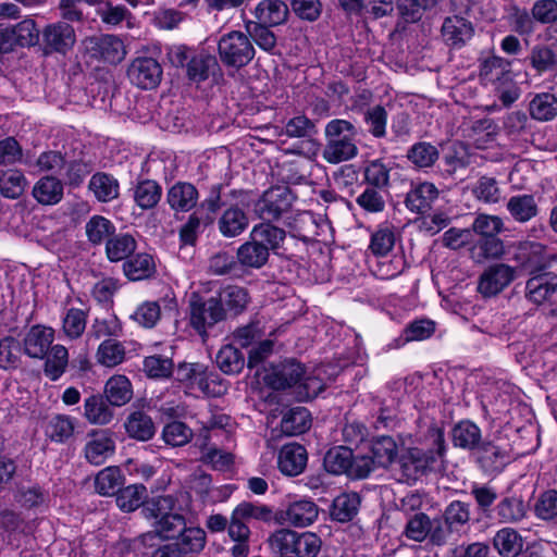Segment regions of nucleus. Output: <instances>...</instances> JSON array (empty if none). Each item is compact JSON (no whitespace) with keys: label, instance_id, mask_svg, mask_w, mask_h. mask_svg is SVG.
I'll use <instances>...</instances> for the list:
<instances>
[{"label":"nucleus","instance_id":"6","mask_svg":"<svg viewBox=\"0 0 557 557\" xmlns=\"http://www.w3.org/2000/svg\"><path fill=\"white\" fill-rule=\"evenodd\" d=\"M226 319V310L215 300L214 296L203 299L193 294L189 300V325L205 338L208 332Z\"/></svg>","mask_w":557,"mask_h":557},{"label":"nucleus","instance_id":"15","mask_svg":"<svg viewBox=\"0 0 557 557\" xmlns=\"http://www.w3.org/2000/svg\"><path fill=\"white\" fill-rule=\"evenodd\" d=\"M307 461L306 448L297 443H288L278 451L277 468L284 475L296 476L305 471Z\"/></svg>","mask_w":557,"mask_h":557},{"label":"nucleus","instance_id":"18","mask_svg":"<svg viewBox=\"0 0 557 557\" xmlns=\"http://www.w3.org/2000/svg\"><path fill=\"white\" fill-rule=\"evenodd\" d=\"M115 443L108 431H94L85 445V457L90 463L100 466L113 455Z\"/></svg>","mask_w":557,"mask_h":557},{"label":"nucleus","instance_id":"10","mask_svg":"<svg viewBox=\"0 0 557 557\" xmlns=\"http://www.w3.org/2000/svg\"><path fill=\"white\" fill-rule=\"evenodd\" d=\"M83 47L91 58L109 63H119L126 55L123 41L114 35L87 37L83 40Z\"/></svg>","mask_w":557,"mask_h":557},{"label":"nucleus","instance_id":"33","mask_svg":"<svg viewBox=\"0 0 557 557\" xmlns=\"http://www.w3.org/2000/svg\"><path fill=\"white\" fill-rule=\"evenodd\" d=\"M442 36L447 44L457 46L472 36V26L463 17L449 16L442 25Z\"/></svg>","mask_w":557,"mask_h":557},{"label":"nucleus","instance_id":"44","mask_svg":"<svg viewBox=\"0 0 557 557\" xmlns=\"http://www.w3.org/2000/svg\"><path fill=\"white\" fill-rule=\"evenodd\" d=\"M351 462V449L343 446L330 449L324 457V468L333 474L348 475Z\"/></svg>","mask_w":557,"mask_h":557},{"label":"nucleus","instance_id":"59","mask_svg":"<svg viewBox=\"0 0 557 557\" xmlns=\"http://www.w3.org/2000/svg\"><path fill=\"white\" fill-rule=\"evenodd\" d=\"M162 437L168 445L184 446L193 438V431L185 423L173 421L163 428Z\"/></svg>","mask_w":557,"mask_h":557},{"label":"nucleus","instance_id":"14","mask_svg":"<svg viewBox=\"0 0 557 557\" xmlns=\"http://www.w3.org/2000/svg\"><path fill=\"white\" fill-rule=\"evenodd\" d=\"M515 277V270L506 264H495L483 272L479 292L484 297L495 296L507 287Z\"/></svg>","mask_w":557,"mask_h":557},{"label":"nucleus","instance_id":"54","mask_svg":"<svg viewBox=\"0 0 557 557\" xmlns=\"http://www.w3.org/2000/svg\"><path fill=\"white\" fill-rule=\"evenodd\" d=\"M122 485L120 470L114 467H108L101 470L95 479V488L97 493L104 496L114 495Z\"/></svg>","mask_w":557,"mask_h":557},{"label":"nucleus","instance_id":"48","mask_svg":"<svg viewBox=\"0 0 557 557\" xmlns=\"http://www.w3.org/2000/svg\"><path fill=\"white\" fill-rule=\"evenodd\" d=\"M216 366L226 374L238 373L244 367V357L233 345L223 346L215 357Z\"/></svg>","mask_w":557,"mask_h":557},{"label":"nucleus","instance_id":"55","mask_svg":"<svg viewBox=\"0 0 557 557\" xmlns=\"http://www.w3.org/2000/svg\"><path fill=\"white\" fill-rule=\"evenodd\" d=\"M201 461L214 470L227 471L234 463V456L214 446L201 445Z\"/></svg>","mask_w":557,"mask_h":557},{"label":"nucleus","instance_id":"19","mask_svg":"<svg viewBox=\"0 0 557 557\" xmlns=\"http://www.w3.org/2000/svg\"><path fill=\"white\" fill-rule=\"evenodd\" d=\"M197 188L187 182H177L166 193V202L175 212H188L198 202Z\"/></svg>","mask_w":557,"mask_h":557},{"label":"nucleus","instance_id":"42","mask_svg":"<svg viewBox=\"0 0 557 557\" xmlns=\"http://www.w3.org/2000/svg\"><path fill=\"white\" fill-rule=\"evenodd\" d=\"M207 542L206 532L199 527H184L180 533V541L175 545L181 553H199Z\"/></svg>","mask_w":557,"mask_h":557},{"label":"nucleus","instance_id":"27","mask_svg":"<svg viewBox=\"0 0 557 557\" xmlns=\"http://www.w3.org/2000/svg\"><path fill=\"white\" fill-rule=\"evenodd\" d=\"M124 428L129 437L143 442L149 441L156 433L152 419L140 410L128 414Z\"/></svg>","mask_w":557,"mask_h":557},{"label":"nucleus","instance_id":"2","mask_svg":"<svg viewBox=\"0 0 557 557\" xmlns=\"http://www.w3.org/2000/svg\"><path fill=\"white\" fill-rule=\"evenodd\" d=\"M357 128L346 120H332L325 126L326 145L323 159L332 164L351 160L358 154Z\"/></svg>","mask_w":557,"mask_h":557},{"label":"nucleus","instance_id":"36","mask_svg":"<svg viewBox=\"0 0 557 557\" xmlns=\"http://www.w3.org/2000/svg\"><path fill=\"white\" fill-rule=\"evenodd\" d=\"M269 255L263 246L251 238L237 249V260L246 268L260 269L267 263Z\"/></svg>","mask_w":557,"mask_h":557},{"label":"nucleus","instance_id":"37","mask_svg":"<svg viewBox=\"0 0 557 557\" xmlns=\"http://www.w3.org/2000/svg\"><path fill=\"white\" fill-rule=\"evenodd\" d=\"M214 298L220 306L225 308L226 312L230 311L234 314L244 311L249 300L246 289L235 285L225 286Z\"/></svg>","mask_w":557,"mask_h":557},{"label":"nucleus","instance_id":"22","mask_svg":"<svg viewBox=\"0 0 557 557\" xmlns=\"http://www.w3.org/2000/svg\"><path fill=\"white\" fill-rule=\"evenodd\" d=\"M556 288L557 275L545 272L529 278L524 289L529 300L540 305L547 300Z\"/></svg>","mask_w":557,"mask_h":557},{"label":"nucleus","instance_id":"64","mask_svg":"<svg viewBox=\"0 0 557 557\" xmlns=\"http://www.w3.org/2000/svg\"><path fill=\"white\" fill-rule=\"evenodd\" d=\"M270 27L271 26L255 22H250L248 25L251 38L257 46L264 51H271L276 46V37L274 33L270 30Z\"/></svg>","mask_w":557,"mask_h":557},{"label":"nucleus","instance_id":"23","mask_svg":"<svg viewBox=\"0 0 557 557\" xmlns=\"http://www.w3.org/2000/svg\"><path fill=\"white\" fill-rule=\"evenodd\" d=\"M438 197L437 187L430 182L417 184L407 194L406 205L412 212L428 211Z\"/></svg>","mask_w":557,"mask_h":557},{"label":"nucleus","instance_id":"26","mask_svg":"<svg viewBox=\"0 0 557 557\" xmlns=\"http://www.w3.org/2000/svg\"><path fill=\"white\" fill-rule=\"evenodd\" d=\"M88 188L96 199L101 202H109L117 198L120 193L117 180L104 172L94 174L89 181Z\"/></svg>","mask_w":557,"mask_h":557},{"label":"nucleus","instance_id":"17","mask_svg":"<svg viewBox=\"0 0 557 557\" xmlns=\"http://www.w3.org/2000/svg\"><path fill=\"white\" fill-rule=\"evenodd\" d=\"M256 22L268 26H278L287 22L289 7L283 0H260L252 9Z\"/></svg>","mask_w":557,"mask_h":557},{"label":"nucleus","instance_id":"53","mask_svg":"<svg viewBox=\"0 0 557 557\" xmlns=\"http://www.w3.org/2000/svg\"><path fill=\"white\" fill-rule=\"evenodd\" d=\"M27 185L26 177L18 170H9L0 177V193L7 198H18Z\"/></svg>","mask_w":557,"mask_h":557},{"label":"nucleus","instance_id":"25","mask_svg":"<svg viewBox=\"0 0 557 557\" xmlns=\"http://www.w3.org/2000/svg\"><path fill=\"white\" fill-rule=\"evenodd\" d=\"M396 233L388 223L377 225L370 233L368 251L374 257H386L394 248Z\"/></svg>","mask_w":557,"mask_h":557},{"label":"nucleus","instance_id":"51","mask_svg":"<svg viewBox=\"0 0 557 557\" xmlns=\"http://www.w3.org/2000/svg\"><path fill=\"white\" fill-rule=\"evenodd\" d=\"M453 442L461 448H473L481 438L480 429L470 421H461L453 429Z\"/></svg>","mask_w":557,"mask_h":557},{"label":"nucleus","instance_id":"58","mask_svg":"<svg viewBox=\"0 0 557 557\" xmlns=\"http://www.w3.org/2000/svg\"><path fill=\"white\" fill-rule=\"evenodd\" d=\"M288 7L299 20L310 23L318 21L323 11L320 0H289Z\"/></svg>","mask_w":557,"mask_h":557},{"label":"nucleus","instance_id":"8","mask_svg":"<svg viewBox=\"0 0 557 557\" xmlns=\"http://www.w3.org/2000/svg\"><path fill=\"white\" fill-rule=\"evenodd\" d=\"M176 379L189 387H197L206 395H219L225 387L219 381L218 375L208 371L202 363H183L176 370Z\"/></svg>","mask_w":557,"mask_h":557},{"label":"nucleus","instance_id":"13","mask_svg":"<svg viewBox=\"0 0 557 557\" xmlns=\"http://www.w3.org/2000/svg\"><path fill=\"white\" fill-rule=\"evenodd\" d=\"M280 519L295 528L311 525L319 516V507L310 498L289 500L278 512Z\"/></svg>","mask_w":557,"mask_h":557},{"label":"nucleus","instance_id":"7","mask_svg":"<svg viewBox=\"0 0 557 557\" xmlns=\"http://www.w3.org/2000/svg\"><path fill=\"white\" fill-rule=\"evenodd\" d=\"M510 63L500 57H491L483 61L480 70V78L484 84H492L500 91L504 104L509 106L519 98V88H508L512 81Z\"/></svg>","mask_w":557,"mask_h":557},{"label":"nucleus","instance_id":"5","mask_svg":"<svg viewBox=\"0 0 557 557\" xmlns=\"http://www.w3.org/2000/svg\"><path fill=\"white\" fill-rule=\"evenodd\" d=\"M255 48L249 37L239 30H232L221 36L218 41V53L226 67L239 70L255 57Z\"/></svg>","mask_w":557,"mask_h":557},{"label":"nucleus","instance_id":"41","mask_svg":"<svg viewBox=\"0 0 557 557\" xmlns=\"http://www.w3.org/2000/svg\"><path fill=\"white\" fill-rule=\"evenodd\" d=\"M529 111L535 120L549 121L557 114V98L549 92L537 94L530 101Z\"/></svg>","mask_w":557,"mask_h":557},{"label":"nucleus","instance_id":"32","mask_svg":"<svg viewBox=\"0 0 557 557\" xmlns=\"http://www.w3.org/2000/svg\"><path fill=\"white\" fill-rule=\"evenodd\" d=\"M311 425V416L305 407H295L287 411L281 421V432L287 436L305 433Z\"/></svg>","mask_w":557,"mask_h":557},{"label":"nucleus","instance_id":"61","mask_svg":"<svg viewBox=\"0 0 557 557\" xmlns=\"http://www.w3.org/2000/svg\"><path fill=\"white\" fill-rule=\"evenodd\" d=\"M115 231L110 220L101 215H94L86 224V234L94 244H100Z\"/></svg>","mask_w":557,"mask_h":557},{"label":"nucleus","instance_id":"11","mask_svg":"<svg viewBox=\"0 0 557 557\" xmlns=\"http://www.w3.org/2000/svg\"><path fill=\"white\" fill-rule=\"evenodd\" d=\"M290 206V191L287 188L275 187L267 190L255 203V212L264 221H275L286 213Z\"/></svg>","mask_w":557,"mask_h":557},{"label":"nucleus","instance_id":"12","mask_svg":"<svg viewBox=\"0 0 557 557\" xmlns=\"http://www.w3.org/2000/svg\"><path fill=\"white\" fill-rule=\"evenodd\" d=\"M163 70L160 63L150 57L135 58L127 69L131 83L141 89H153L162 79Z\"/></svg>","mask_w":557,"mask_h":557},{"label":"nucleus","instance_id":"1","mask_svg":"<svg viewBox=\"0 0 557 557\" xmlns=\"http://www.w3.org/2000/svg\"><path fill=\"white\" fill-rule=\"evenodd\" d=\"M428 441L431 448L426 450L420 447H411L404 450L398 457V463L403 474L408 480H417L428 471L442 469L445 454L444 432L437 426L430 428Z\"/></svg>","mask_w":557,"mask_h":557},{"label":"nucleus","instance_id":"63","mask_svg":"<svg viewBox=\"0 0 557 557\" xmlns=\"http://www.w3.org/2000/svg\"><path fill=\"white\" fill-rule=\"evenodd\" d=\"M173 363L170 358L153 355L144 360V371L150 377H168L172 373Z\"/></svg>","mask_w":557,"mask_h":557},{"label":"nucleus","instance_id":"21","mask_svg":"<svg viewBox=\"0 0 557 557\" xmlns=\"http://www.w3.org/2000/svg\"><path fill=\"white\" fill-rule=\"evenodd\" d=\"M304 368L295 360H288L268 375V384L274 389H283L298 384L304 376Z\"/></svg>","mask_w":557,"mask_h":557},{"label":"nucleus","instance_id":"62","mask_svg":"<svg viewBox=\"0 0 557 557\" xmlns=\"http://www.w3.org/2000/svg\"><path fill=\"white\" fill-rule=\"evenodd\" d=\"M431 532L430 518L422 512L410 517L406 523L404 534L412 541L422 542Z\"/></svg>","mask_w":557,"mask_h":557},{"label":"nucleus","instance_id":"39","mask_svg":"<svg viewBox=\"0 0 557 557\" xmlns=\"http://www.w3.org/2000/svg\"><path fill=\"white\" fill-rule=\"evenodd\" d=\"M44 372L51 381L59 380L65 372L69 366V351L60 344L51 346L50 351L47 352Z\"/></svg>","mask_w":557,"mask_h":557},{"label":"nucleus","instance_id":"49","mask_svg":"<svg viewBox=\"0 0 557 557\" xmlns=\"http://www.w3.org/2000/svg\"><path fill=\"white\" fill-rule=\"evenodd\" d=\"M125 359V348L116 339L103 341L97 350V360L104 367H115Z\"/></svg>","mask_w":557,"mask_h":557},{"label":"nucleus","instance_id":"16","mask_svg":"<svg viewBox=\"0 0 557 557\" xmlns=\"http://www.w3.org/2000/svg\"><path fill=\"white\" fill-rule=\"evenodd\" d=\"M54 341V330L45 325H33L23 339V350L30 357L42 359Z\"/></svg>","mask_w":557,"mask_h":557},{"label":"nucleus","instance_id":"46","mask_svg":"<svg viewBox=\"0 0 557 557\" xmlns=\"http://www.w3.org/2000/svg\"><path fill=\"white\" fill-rule=\"evenodd\" d=\"M161 186L151 180L139 182L134 190V199L141 209H151L160 200Z\"/></svg>","mask_w":557,"mask_h":557},{"label":"nucleus","instance_id":"20","mask_svg":"<svg viewBox=\"0 0 557 557\" xmlns=\"http://www.w3.org/2000/svg\"><path fill=\"white\" fill-rule=\"evenodd\" d=\"M248 226V214L237 205L226 208L218 220V228L226 238L239 236Z\"/></svg>","mask_w":557,"mask_h":557},{"label":"nucleus","instance_id":"24","mask_svg":"<svg viewBox=\"0 0 557 557\" xmlns=\"http://www.w3.org/2000/svg\"><path fill=\"white\" fill-rule=\"evenodd\" d=\"M219 72L216 58L205 51L195 54L187 63V75L196 83L205 82Z\"/></svg>","mask_w":557,"mask_h":557},{"label":"nucleus","instance_id":"29","mask_svg":"<svg viewBox=\"0 0 557 557\" xmlns=\"http://www.w3.org/2000/svg\"><path fill=\"white\" fill-rule=\"evenodd\" d=\"M104 394L107 400L112 406L121 407L127 404L133 397L132 383L127 376L115 374L107 381Z\"/></svg>","mask_w":557,"mask_h":557},{"label":"nucleus","instance_id":"35","mask_svg":"<svg viewBox=\"0 0 557 557\" xmlns=\"http://www.w3.org/2000/svg\"><path fill=\"white\" fill-rule=\"evenodd\" d=\"M493 544L502 557H517L522 552V536L511 528L500 529Z\"/></svg>","mask_w":557,"mask_h":557},{"label":"nucleus","instance_id":"28","mask_svg":"<svg viewBox=\"0 0 557 557\" xmlns=\"http://www.w3.org/2000/svg\"><path fill=\"white\" fill-rule=\"evenodd\" d=\"M33 196L41 205H57L63 198V184L53 176H45L34 185Z\"/></svg>","mask_w":557,"mask_h":557},{"label":"nucleus","instance_id":"50","mask_svg":"<svg viewBox=\"0 0 557 557\" xmlns=\"http://www.w3.org/2000/svg\"><path fill=\"white\" fill-rule=\"evenodd\" d=\"M161 318V307L159 301L146 300L137 306L131 314V319L145 329H152Z\"/></svg>","mask_w":557,"mask_h":557},{"label":"nucleus","instance_id":"9","mask_svg":"<svg viewBox=\"0 0 557 557\" xmlns=\"http://www.w3.org/2000/svg\"><path fill=\"white\" fill-rule=\"evenodd\" d=\"M41 35L42 51L46 55L53 53L65 55L76 44L74 27L63 21L47 25Z\"/></svg>","mask_w":557,"mask_h":557},{"label":"nucleus","instance_id":"52","mask_svg":"<svg viewBox=\"0 0 557 557\" xmlns=\"http://www.w3.org/2000/svg\"><path fill=\"white\" fill-rule=\"evenodd\" d=\"M74 430L75 420L69 416L59 414L49 421L46 434L51 441L63 443L73 435Z\"/></svg>","mask_w":557,"mask_h":557},{"label":"nucleus","instance_id":"57","mask_svg":"<svg viewBox=\"0 0 557 557\" xmlns=\"http://www.w3.org/2000/svg\"><path fill=\"white\" fill-rule=\"evenodd\" d=\"M86 312L82 309L70 308L62 319V330L70 339L78 338L86 329Z\"/></svg>","mask_w":557,"mask_h":557},{"label":"nucleus","instance_id":"38","mask_svg":"<svg viewBox=\"0 0 557 557\" xmlns=\"http://www.w3.org/2000/svg\"><path fill=\"white\" fill-rule=\"evenodd\" d=\"M360 497L357 493H343L332 504L331 517L338 522L350 521L358 512Z\"/></svg>","mask_w":557,"mask_h":557},{"label":"nucleus","instance_id":"43","mask_svg":"<svg viewBox=\"0 0 557 557\" xmlns=\"http://www.w3.org/2000/svg\"><path fill=\"white\" fill-rule=\"evenodd\" d=\"M146 496L147 488L143 484H133L119 490L115 502L121 510L131 512L140 507Z\"/></svg>","mask_w":557,"mask_h":557},{"label":"nucleus","instance_id":"60","mask_svg":"<svg viewBox=\"0 0 557 557\" xmlns=\"http://www.w3.org/2000/svg\"><path fill=\"white\" fill-rule=\"evenodd\" d=\"M364 122L368 131L375 138H382L386 135L387 112L384 107L377 104L369 108L364 113Z\"/></svg>","mask_w":557,"mask_h":557},{"label":"nucleus","instance_id":"31","mask_svg":"<svg viewBox=\"0 0 557 557\" xmlns=\"http://www.w3.org/2000/svg\"><path fill=\"white\" fill-rule=\"evenodd\" d=\"M285 237V231L272 225L269 221L256 224L249 235V238L257 240L268 252L280 248Z\"/></svg>","mask_w":557,"mask_h":557},{"label":"nucleus","instance_id":"4","mask_svg":"<svg viewBox=\"0 0 557 557\" xmlns=\"http://www.w3.org/2000/svg\"><path fill=\"white\" fill-rule=\"evenodd\" d=\"M175 500L173 496L165 495L148 503L143 512L147 518H153L154 532L162 540L174 539L185 527V519L182 515L174 512Z\"/></svg>","mask_w":557,"mask_h":557},{"label":"nucleus","instance_id":"47","mask_svg":"<svg viewBox=\"0 0 557 557\" xmlns=\"http://www.w3.org/2000/svg\"><path fill=\"white\" fill-rule=\"evenodd\" d=\"M136 249V240L129 234H120L107 242L106 251L111 261H121Z\"/></svg>","mask_w":557,"mask_h":557},{"label":"nucleus","instance_id":"30","mask_svg":"<svg viewBox=\"0 0 557 557\" xmlns=\"http://www.w3.org/2000/svg\"><path fill=\"white\" fill-rule=\"evenodd\" d=\"M369 453L376 467L386 468L396 460L399 450L393 437L380 436L372 441Z\"/></svg>","mask_w":557,"mask_h":557},{"label":"nucleus","instance_id":"45","mask_svg":"<svg viewBox=\"0 0 557 557\" xmlns=\"http://www.w3.org/2000/svg\"><path fill=\"white\" fill-rule=\"evenodd\" d=\"M440 152L430 143L414 144L407 153L408 160L419 169L431 168L438 159Z\"/></svg>","mask_w":557,"mask_h":557},{"label":"nucleus","instance_id":"34","mask_svg":"<svg viewBox=\"0 0 557 557\" xmlns=\"http://www.w3.org/2000/svg\"><path fill=\"white\" fill-rule=\"evenodd\" d=\"M107 401L101 395H91L85 399L84 416L89 423L106 425L111 422L113 412Z\"/></svg>","mask_w":557,"mask_h":557},{"label":"nucleus","instance_id":"56","mask_svg":"<svg viewBox=\"0 0 557 557\" xmlns=\"http://www.w3.org/2000/svg\"><path fill=\"white\" fill-rule=\"evenodd\" d=\"M20 48L34 47L39 41L40 30L35 20L27 17L12 25Z\"/></svg>","mask_w":557,"mask_h":557},{"label":"nucleus","instance_id":"40","mask_svg":"<svg viewBox=\"0 0 557 557\" xmlns=\"http://www.w3.org/2000/svg\"><path fill=\"white\" fill-rule=\"evenodd\" d=\"M125 275L132 281H140L151 276L156 263L151 255L137 253L123 264Z\"/></svg>","mask_w":557,"mask_h":557},{"label":"nucleus","instance_id":"3","mask_svg":"<svg viewBox=\"0 0 557 557\" xmlns=\"http://www.w3.org/2000/svg\"><path fill=\"white\" fill-rule=\"evenodd\" d=\"M273 550L282 557H317L322 541L313 532H296L289 529H280L269 537Z\"/></svg>","mask_w":557,"mask_h":557}]
</instances>
